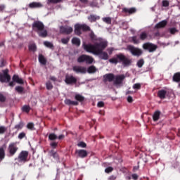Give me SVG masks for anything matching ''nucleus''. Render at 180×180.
Segmentation results:
<instances>
[{"mask_svg": "<svg viewBox=\"0 0 180 180\" xmlns=\"http://www.w3.org/2000/svg\"><path fill=\"white\" fill-rule=\"evenodd\" d=\"M82 30L83 32H91V27L88 26L86 24H82Z\"/></svg>", "mask_w": 180, "mask_h": 180, "instance_id": "obj_36", "label": "nucleus"}, {"mask_svg": "<svg viewBox=\"0 0 180 180\" xmlns=\"http://www.w3.org/2000/svg\"><path fill=\"white\" fill-rule=\"evenodd\" d=\"M26 137V134L25 132H21L18 134V139L22 140V139H25Z\"/></svg>", "mask_w": 180, "mask_h": 180, "instance_id": "obj_53", "label": "nucleus"}, {"mask_svg": "<svg viewBox=\"0 0 180 180\" xmlns=\"http://www.w3.org/2000/svg\"><path fill=\"white\" fill-rule=\"evenodd\" d=\"M160 116H161V111H155L153 115V122H158V120H160Z\"/></svg>", "mask_w": 180, "mask_h": 180, "instance_id": "obj_24", "label": "nucleus"}, {"mask_svg": "<svg viewBox=\"0 0 180 180\" xmlns=\"http://www.w3.org/2000/svg\"><path fill=\"white\" fill-rule=\"evenodd\" d=\"M104 82H112L115 81V75L113 73H108L103 76Z\"/></svg>", "mask_w": 180, "mask_h": 180, "instance_id": "obj_18", "label": "nucleus"}, {"mask_svg": "<svg viewBox=\"0 0 180 180\" xmlns=\"http://www.w3.org/2000/svg\"><path fill=\"white\" fill-rule=\"evenodd\" d=\"M32 27L34 32H37L39 37L44 38L48 35L47 30H44V24L41 21H34Z\"/></svg>", "mask_w": 180, "mask_h": 180, "instance_id": "obj_2", "label": "nucleus"}, {"mask_svg": "<svg viewBox=\"0 0 180 180\" xmlns=\"http://www.w3.org/2000/svg\"><path fill=\"white\" fill-rule=\"evenodd\" d=\"M101 19V17L99 15H90L88 17V20L91 23H93V22H96V20H99Z\"/></svg>", "mask_w": 180, "mask_h": 180, "instance_id": "obj_25", "label": "nucleus"}, {"mask_svg": "<svg viewBox=\"0 0 180 180\" xmlns=\"http://www.w3.org/2000/svg\"><path fill=\"white\" fill-rule=\"evenodd\" d=\"M0 82L1 84L11 82V75H9V70H3L2 72H0Z\"/></svg>", "mask_w": 180, "mask_h": 180, "instance_id": "obj_5", "label": "nucleus"}, {"mask_svg": "<svg viewBox=\"0 0 180 180\" xmlns=\"http://www.w3.org/2000/svg\"><path fill=\"white\" fill-rule=\"evenodd\" d=\"M124 78H126V76H124V75H118L115 76L114 85H120L123 84Z\"/></svg>", "mask_w": 180, "mask_h": 180, "instance_id": "obj_15", "label": "nucleus"}, {"mask_svg": "<svg viewBox=\"0 0 180 180\" xmlns=\"http://www.w3.org/2000/svg\"><path fill=\"white\" fill-rule=\"evenodd\" d=\"M50 157H53L55 160H57L58 158V153L56 152L54 150H51L49 153Z\"/></svg>", "mask_w": 180, "mask_h": 180, "instance_id": "obj_32", "label": "nucleus"}, {"mask_svg": "<svg viewBox=\"0 0 180 180\" xmlns=\"http://www.w3.org/2000/svg\"><path fill=\"white\" fill-rule=\"evenodd\" d=\"M60 2H62V0H47L46 3L48 5H50L51 4H60Z\"/></svg>", "mask_w": 180, "mask_h": 180, "instance_id": "obj_44", "label": "nucleus"}, {"mask_svg": "<svg viewBox=\"0 0 180 180\" xmlns=\"http://www.w3.org/2000/svg\"><path fill=\"white\" fill-rule=\"evenodd\" d=\"M65 105H68V106H78L79 103L78 101H72L70 99H65Z\"/></svg>", "mask_w": 180, "mask_h": 180, "instance_id": "obj_23", "label": "nucleus"}, {"mask_svg": "<svg viewBox=\"0 0 180 180\" xmlns=\"http://www.w3.org/2000/svg\"><path fill=\"white\" fill-rule=\"evenodd\" d=\"M169 32L170 33V34H175V33H178V32H179L176 28L175 27H172V28H169Z\"/></svg>", "mask_w": 180, "mask_h": 180, "instance_id": "obj_45", "label": "nucleus"}, {"mask_svg": "<svg viewBox=\"0 0 180 180\" xmlns=\"http://www.w3.org/2000/svg\"><path fill=\"white\" fill-rule=\"evenodd\" d=\"M77 147H80L81 148H86V143L84 141H80L77 143Z\"/></svg>", "mask_w": 180, "mask_h": 180, "instance_id": "obj_48", "label": "nucleus"}, {"mask_svg": "<svg viewBox=\"0 0 180 180\" xmlns=\"http://www.w3.org/2000/svg\"><path fill=\"white\" fill-rule=\"evenodd\" d=\"M44 46H46V47H48V49H51V50H54V45H53V44L50 41H45L44 42Z\"/></svg>", "mask_w": 180, "mask_h": 180, "instance_id": "obj_34", "label": "nucleus"}, {"mask_svg": "<svg viewBox=\"0 0 180 180\" xmlns=\"http://www.w3.org/2000/svg\"><path fill=\"white\" fill-rule=\"evenodd\" d=\"M98 108H103L105 106V103L103 101H100L97 103Z\"/></svg>", "mask_w": 180, "mask_h": 180, "instance_id": "obj_57", "label": "nucleus"}, {"mask_svg": "<svg viewBox=\"0 0 180 180\" xmlns=\"http://www.w3.org/2000/svg\"><path fill=\"white\" fill-rule=\"evenodd\" d=\"M38 60L40 64H42V65H46L47 64V59L44 58V56H43V54L39 55Z\"/></svg>", "mask_w": 180, "mask_h": 180, "instance_id": "obj_26", "label": "nucleus"}, {"mask_svg": "<svg viewBox=\"0 0 180 180\" xmlns=\"http://www.w3.org/2000/svg\"><path fill=\"white\" fill-rule=\"evenodd\" d=\"M75 154H77L79 158H86L88 157V151L84 149L76 150Z\"/></svg>", "mask_w": 180, "mask_h": 180, "instance_id": "obj_16", "label": "nucleus"}, {"mask_svg": "<svg viewBox=\"0 0 180 180\" xmlns=\"http://www.w3.org/2000/svg\"><path fill=\"white\" fill-rule=\"evenodd\" d=\"M127 102H129V103H133V97H131V96H129L127 97Z\"/></svg>", "mask_w": 180, "mask_h": 180, "instance_id": "obj_60", "label": "nucleus"}, {"mask_svg": "<svg viewBox=\"0 0 180 180\" xmlns=\"http://www.w3.org/2000/svg\"><path fill=\"white\" fill-rule=\"evenodd\" d=\"M41 6H43V5L41 4V3H39V2H32L29 4V8H30V9H34L36 8H41Z\"/></svg>", "mask_w": 180, "mask_h": 180, "instance_id": "obj_22", "label": "nucleus"}, {"mask_svg": "<svg viewBox=\"0 0 180 180\" xmlns=\"http://www.w3.org/2000/svg\"><path fill=\"white\" fill-rule=\"evenodd\" d=\"M109 179L110 180H115V179H116V176H110V177H109Z\"/></svg>", "mask_w": 180, "mask_h": 180, "instance_id": "obj_64", "label": "nucleus"}, {"mask_svg": "<svg viewBox=\"0 0 180 180\" xmlns=\"http://www.w3.org/2000/svg\"><path fill=\"white\" fill-rule=\"evenodd\" d=\"M15 89L18 94H23V91L25 89L20 86H15Z\"/></svg>", "mask_w": 180, "mask_h": 180, "instance_id": "obj_42", "label": "nucleus"}, {"mask_svg": "<svg viewBox=\"0 0 180 180\" xmlns=\"http://www.w3.org/2000/svg\"><path fill=\"white\" fill-rule=\"evenodd\" d=\"M112 171H113V167H108L105 169V172H106V174H110V172H112Z\"/></svg>", "mask_w": 180, "mask_h": 180, "instance_id": "obj_54", "label": "nucleus"}, {"mask_svg": "<svg viewBox=\"0 0 180 180\" xmlns=\"http://www.w3.org/2000/svg\"><path fill=\"white\" fill-rule=\"evenodd\" d=\"M73 71L75 72L81 73V74H86V68L82 66H73L72 68Z\"/></svg>", "mask_w": 180, "mask_h": 180, "instance_id": "obj_17", "label": "nucleus"}, {"mask_svg": "<svg viewBox=\"0 0 180 180\" xmlns=\"http://www.w3.org/2000/svg\"><path fill=\"white\" fill-rule=\"evenodd\" d=\"M127 50H128V51H129L132 56L136 57H140V56L143 54V51L141 49L133 45H128L127 46Z\"/></svg>", "mask_w": 180, "mask_h": 180, "instance_id": "obj_7", "label": "nucleus"}, {"mask_svg": "<svg viewBox=\"0 0 180 180\" xmlns=\"http://www.w3.org/2000/svg\"><path fill=\"white\" fill-rule=\"evenodd\" d=\"M6 101V97L0 93V102L4 103Z\"/></svg>", "mask_w": 180, "mask_h": 180, "instance_id": "obj_52", "label": "nucleus"}, {"mask_svg": "<svg viewBox=\"0 0 180 180\" xmlns=\"http://www.w3.org/2000/svg\"><path fill=\"white\" fill-rule=\"evenodd\" d=\"M46 89H48V91H51V89L53 88V84H51V82H50V81H48L46 83Z\"/></svg>", "mask_w": 180, "mask_h": 180, "instance_id": "obj_43", "label": "nucleus"}, {"mask_svg": "<svg viewBox=\"0 0 180 180\" xmlns=\"http://www.w3.org/2000/svg\"><path fill=\"white\" fill-rule=\"evenodd\" d=\"M28 158H29V151L22 150L19 153L18 158H15V160H17L18 162H23V164H25V162H27V161H29Z\"/></svg>", "mask_w": 180, "mask_h": 180, "instance_id": "obj_9", "label": "nucleus"}, {"mask_svg": "<svg viewBox=\"0 0 180 180\" xmlns=\"http://www.w3.org/2000/svg\"><path fill=\"white\" fill-rule=\"evenodd\" d=\"M75 98L78 102H84V101H85V97L81 96L80 94H76Z\"/></svg>", "mask_w": 180, "mask_h": 180, "instance_id": "obj_33", "label": "nucleus"}, {"mask_svg": "<svg viewBox=\"0 0 180 180\" xmlns=\"http://www.w3.org/2000/svg\"><path fill=\"white\" fill-rule=\"evenodd\" d=\"M8 150L10 155L13 156V155L16 154V153L18 152L19 148H18L16 142H13L9 144Z\"/></svg>", "mask_w": 180, "mask_h": 180, "instance_id": "obj_12", "label": "nucleus"}, {"mask_svg": "<svg viewBox=\"0 0 180 180\" xmlns=\"http://www.w3.org/2000/svg\"><path fill=\"white\" fill-rule=\"evenodd\" d=\"M6 130H8V129L6 127L1 126L0 127V134H4L5 133V131H6Z\"/></svg>", "mask_w": 180, "mask_h": 180, "instance_id": "obj_50", "label": "nucleus"}, {"mask_svg": "<svg viewBox=\"0 0 180 180\" xmlns=\"http://www.w3.org/2000/svg\"><path fill=\"white\" fill-rule=\"evenodd\" d=\"M14 128L16 130H22V129H23V123L22 122H20L19 124H16Z\"/></svg>", "mask_w": 180, "mask_h": 180, "instance_id": "obj_47", "label": "nucleus"}, {"mask_svg": "<svg viewBox=\"0 0 180 180\" xmlns=\"http://www.w3.org/2000/svg\"><path fill=\"white\" fill-rule=\"evenodd\" d=\"M6 8V6H5V4H1L0 5V12H4V11H5Z\"/></svg>", "mask_w": 180, "mask_h": 180, "instance_id": "obj_59", "label": "nucleus"}, {"mask_svg": "<svg viewBox=\"0 0 180 180\" xmlns=\"http://www.w3.org/2000/svg\"><path fill=\"white\" fill-rule=\"evenodd\" d=\"M77 63L79 64H82V63H85V64H92V63H94V58H92V56L83 54L78 57Z\"/></svg>", "mask_w": 180, "mask_h": 180, "instance_id": "obj_8", "label": "nucleus"}, {"mask_svg": "<svg viewBox=\"0 0 180 180\" xmlns=\"http://www.w3.org/2000/svg\"><path fill=\"white\" fill-rule=\"evenodd\" d=\"M136 10L135 8H124L122 9V12H124V13H129V15L136 13Z\"/></svg>", "mask_w": 180, "mask_h": 180, "instance_id": "obj_27", "label": "nucleus"}, {"mask_svg": "<svg viewBox=\"0 0 180 180\" xmlns=\"http://www.w3.org/2000/svg\"><path fill=\"white\" fill-rule=\"evenodd\" d=\"M60 33L63 34H71V32H73V29L72 27L68 25L61 26L60 27Z\"/></svg>", "mask_w": 180, "mask_h": 180, "instance_id": "obj_14", "label": "nucleus"}, {"mask_svg": "<svg viewBox=\"0 0 180 180\" xmlns=\"http://www.w3.org/2000/svg\"><path fill=\"white\" fill-rule=\"evenodd\" d=\"M142 47L143 50H146L149 53H154V51H155V50H157L158 49L157 45L150 42H146L143 44Z\"/></svg>", "mask_w": 180, "mask_h": 180, "instance_id": "obj_11", "label": "nucleus"}, {"mask_svg": "<svg viewBox=\"0 0 180 180\" xmlns=\"http://www.w3.org/2000/svg\"><path fill=\"white\" fill-rule=\"evenodd\" d=\"M29 50L30 51H36L37 50V47L36 46L35 44H32L29 45Z\"/></svg>", "mask_w": 180, "mask_h": 180, "instance_id": "obj_40", "label": "nucleus"}, {"mask_svg": "<svg viewBox=\"0 0 180 180\" xmlns=\"http://www.w3.org/2000/svg\"><path fill=\"white\" fill-rule=\"evenodd\" d=\"M58 139V136L56 135L54 133H51L49 135V140H51V141H53L54 140H57Z\"/></svg>", "mask_w": 180, "mask_h": 180, "instance_id": "obj_37", "label": "nucleus"}, {"mask_svg": "<svg viewBox=\"0 0 180 180\" xmlns=\"http://www.w3.org/2000/svg\"><path fill=\"white\" fill-rule=\"evenodd\" d=\"M64 137H65L64 134H61L58 137V140H63V139H64Z\"/></svg>", "mask_w": 180, "mask_h": 180, "instance_id": "obj_63", "label": "nucleus"}, {"mask_svg": "<svg viewBox=\"0 0 180 180\" xmlns=\"http://www.w3.org/2000/svg\"><path fill=\"white\" fill-rule=\"evenodd\" d=\"M22 112H25L26 113H29L30 112V106L25 105L22 108Z\"/></svg>", "mask_w": 180, "mask_h": 180, "instance_id": "obj_39", "label": "nucleus"}, {"mask_svg": "<svg viewBox=\"0 0 180 180\" xmlns=\"http://www.w3.org/2000/svg\"><path fill=\"white\" fill-rule=\"evenodd\" d=\"M49 79H51V81H53V82H56V81H57V78H56V77L54 76H50Z\"/></svg>", "mask_w": 180, "mask_h": 180, "instance_id": "obj_62", "label": "nucleus"}, {"mask_svg": "<svg viewBox=\"0 0 180 180\" xmlns=\"http://www.w3.org/2000/svg\"><path fill=\"white\" fill-rule=\"evenodd\" d=\"M89 36L90 37V40H91V41H98V37H96L95 35V33L94 32V31H91Z\"/></svg>", "mask_w": 180, "mask_h": 180, "instance_id": "obj_31", "label": "nucleus"}, {"mask_svg": "<svg viewBox=\"0 0 180 180\" xmlns=\"http://www.w3.org/2000/svg\"><path fill=\"white\" fill-rule=\"evenodd\" d=\"M27 128L29 129V130H36V129L34 128V124H33V122H29L27 124Z\"/></svg>", "mask_w": 180, "mask_h": 180, "instance_id": "obj_41", "label": "nucleus"}, {"mask_svg": "<svg viewBox=\"0 0 180 180\" xmlns=\"http://www.w3.org/2000/svg\"><path fill=\"white\" fill-rule=\"evenodd\" d=\"M70 41V37L67 38H62L61 39V43L63 44H68V42Z\"/></svg>", "mask_w": 180, "mask_h": 180, "instance_id": "obj_49", "label": "nucleus"}, {"mask_svg": "<svg viewBox=\"0 0 180 180\" xmlns=\"http://www.w3.org/2000/svg\"><path fill=\"white\" fill-rule=\"evenodd\" d=\"M136 65L139 67V68H141L143 65H144V59H140L138 60Z\"/></svg>", "mask_w": 180, "mask_h": 180, "instance_id": "obj_46", "label": "nucleus"}, {"mask_svg": "<svg viewBox=\"0 0 180 180\" xmlns=\"http://www.w3.org/2000/svg\"><path fill=\"white\" fill-rule=\"evenodd\" d=\"M12 80L13 81L8 83V86H11V88L15 86V82H16V84H19L20 85H23V84H25L23 79L19 77V75H14L12 77Z\"/></svg>", "mask_w": 180, "mask_h": 180, "instance_id": "obj_10", "label": "nucleus"}, {"mask_svg": "<svg viewBox=\"0 0 180 180\" xmlns=\"http://www.w3.org/2000/svg\"><path fill=\"white\" fill-rule=\"evenodd\" d=\"M77 78L72 75H67L65 76V82L67 85H74L77 84Z\"/></svg>", "mask_w": 180, "mask_h": 180, "instance_id": "obj_13", "label": "nucleus"}, {"mask_svg": "<svg viewBox=\"0 0 180 180\" xmlns=\"http://www.w3.org/2000/svg\"><path fill=\"white\" fill-rule=\"evenodd\" d=\"M72 43L75 44V46L79 47L81 46V39H79V38L77 37H73L72 39Z\"/></svg>", "mask_w": 180, "mask_h": 180, "instance_id": "obj_28", "label": "nucleus"}, {"mask_svg": "<svg viewBox=\"0 0 180 180\" xmlns=\"http://www.w3.org/2000/svg\"><path fill=\"white\" fill-rule=\"evenodd\" d=\"M148 37V34L146 32H142L139 34V38L137 36H134L131 37V41L134 44H140V40L144 41V40H147Z\"/></svg>", "mask_w": 180, "mask_h": 180, "instance_id": "obj_6", "label": "nucleus"}, {"mask_svg": "<svg viewBox=\"0 0 180 180\" xmlns=\"http://www.w3.org/2000/svg\"><path fill=\"white\" fill-rule=\"evenodd\" d=\"M106 47H108V43L105 41H102L100 48L98 49L100 53H96V56H99V58L101 60H108L109 58V55L108 53L103 51Z\"/></svg>", "mask_w": 180, "mask_h": 180, "instance_id": "obj_4", "label": "nucleus"}, {"mask_svg": "<svg viewBox=\"0 0 180 180\" xmlns=\"http://www.w3.org/2000/svg\"><path fill=\"white\" fill-rule=\"evenodd\" d=\"M158 97L160 99H165L167 98V91L164 89L159 90L158 91Z\"/></svg>", "mask_w": 180, "mask_h": 180, "instance_id": "obj_21", "label": "nucleus"}, {"mask_svg": "<svg viewBox=\"0 0 180 180\" xmlns=\"http://www.w3.org/2000/svg\"><path fill=\"white\" fill-rule=\"evenodd\" d=\"M96 71H97L96 67H95L94 65L89 67L87 69V72L89 74H95V72H96Z\"/></svg>", "mask_w": 180, "mask_h": 180, "instance_id": "obj_30", "label": "nucleus"}, {"mask_svg": "<svg viewBox=\"0 0 180 180\" xmlns=\"http://www.w3.org/2000/svg\"><path fill=\"white\" fill-rule=\"evenodd\" d=\"M172 79L174 82H180V72L174 73Z\"/></svg>", "mask_w": 180, "mask_h": 180, "instance_id": "obj_29", "label": "nucleus"}, {"mask_svg": "<svg viewBox=\"0 0 180 180\" xmlns=\"http://www.w3.org/2000/svg\"><path fill=\"white\" fill-rule=\"evenodd\" d=\"M103 21H104L105 23H107V25L112 24V18L110 17L103 18Z\"/></svg>", "mask_w": 180, "mask_h": 180, "instance_id": "obj_38", "label": "nucleus"}, {"mask_svg": "<svg viewBox=\"0 0 180 180\" xmlns=\"http://www.w3.org/2000/svg\"><path fill=\"white\" fill-rule=\"evenodd\" d=\"M109 63L111 64H119V63H122L124 67H129L131 65L132 60L130 58L124 56L123 53H118L115 55V57L109 59Z\"/></svg>", "mask_w": 180, "mask_h": 180, "instance_id": "obj_1", "label": "nucleus"}, {"mask_svg": "<svg viewBox=\"0 0 180 180\" xmlns=\"http://www.w3.org/2000/svg\"><path fill=\"white\" fill-rule=\"evenodd\" d=\"M90 6H91V8H96V6H98V3L92 1L90 3Z\"/></svg>", "mask_w": 180, "mask_h": 180, "instance_id": "obj_58", "label": "nucleus"}, {"mask_svg": "<svg viewBox=\"0 0 180 180\" xmlns=\"http://www.w3.org/2000/svg\"><path fill=\"white\" fill-rule=\"evenodd\" d=\"M162 6H165V8H167V6H169V2L167 0H163Z\"/></svg>", "mask_w": 180, "mask_h": 180, "instance_id": "obj_55", "label": "nucleus"}, {"mask_svg": "<svg viewBox=\"0 0 180 180\" xmlns=\"http://www.w3.org/2000/svg\"><path fill=\"white\" fill-rule=\"evenodd\" d=\"M81 30H82V27L81 26V24H76L75 25V34L77 36H81V34H82Z\"/></svg>", "mask_w": 180, "mask_h": 180, "instance_id": "obj_19", "label": "nucleus"}, {"mask_svg": "<svg viewBox=\"0 0 180 180\" xmlns=\"http://www.w3.org/2000/svg\"><path fill=\"white\" fill-rule=\"evenodd\" d=\"M131 176H132V179H134V180H137V179H139V175H137V174H133L131 175Z\"/></svg>", "mask_w": 180, "mask_h": 180, "instance_id": "obj_61", "label": "nucleus"}, {"mask_svg": "<svg viewBox=\"0 0 180 180\" xmlns=\"http://www.w3.org/2000/svg\"><path fill=\"white\" fill-rule=\"evenodd\" d=\"M50 146L52 147V148H57V146H58V143L52 142L50 143Z\"/></svg>", "mask_w": 180, "mask_h": 180, "instance_id": "obj_56", "label": "nucleus"}, {"mask_svg": "<svg viewBox=\"0 0 180 180\" xmlns=\"http://www.w3.org/2000/svg\"><path fill=\"white\" fill-rule=\"evenodd\" d=\"M168 22L165 20L159 22L158 24L155 25V29H162L167 26Z\"/></svg>", "mask_w": 180, "mask_h": 180, "instance_id": "obj_20", "label": "nucleus"}, {"mask_svg": "<svg viewBox=\"0 0 180 180\" xmlns=\"http://www.w3.org/2000/svg\"><path fill=\"white\" fill-rule=\"evenodd\" d=\"M134 89H141V84L139 83H136L133 86Z\"/></svg>", "mask_w": 180, "mask_h": 180, "instance_id": "obj_51", "label": "nucleus"}, {"mask_svg": "<svg viewBox=\"0 0 180 180\" xmlns=\"http://www.w3.org/2000/svg\"><path fill=\"white\" fill-rule=\"evenodd\" d=\"M102 41L99 43H95L94 44L84 43L82 46L84 50L87 53H92V54L96 55V53H100V51L98 50H99Z\"/></svg>", "mask_w": 180, "mask_h": 180, "instance_id": "obj_3", "label": "nucleus"}, {"mask_svg": "<svg viewBox=\"0 0 180 180\" xmlns=\"http://www.w3.org/2000/svg\"><path fill=\"white\" fill-rule=\"evenodd\" d=\"M5 158V149L4 147L0 148V161Z\"/></svg>", "mask_w": 180, "mask_h": 180, "instance_id": "obj_35", "label": "nucleus"}]
</instances>
